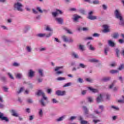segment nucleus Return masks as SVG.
Segmentation results:
<instances>
[{
  "label": "nucleus",
  "instance_id": "obj_1",
  "mask_svg": "<svg viewBox=\"0 0 124 124\" xmlns=\"http://www.w3.org/2000/svg\"><path fill=\"white\" fill-rule=\"evenodd\" d=\"M114 14L116 16V18H117V19H119V20L120 21L119 25L124 27V19L123 18V16H122V14H121V13H120L118 10H116L115 11Z\"/></svg>",
  "mask_w": 124,
  "mask_h": 124
},
{
  "label": "nucleus",
  "instance_id": "obj_2",
  "mask_svg": "<svg viewBox=\"0 0 124 124\" xmlns=\"http://www.w3.org/2000/svg\"><path fill=\"white\" fill-rule=\"evenodd\" d=\"M14 7L15 9H16L18 11H23L22 7H23V5L19 2H17L15 4Z\"/></svg>",
  "mask_w": 124,
  "mask_h": 124
},
{
  "label": "nucleus",
  "instance_id": "obj_3",
  "mask_svg": "<svg viewBox=\"0 0 124 124\" xmlns=\"http://www.w3.org/2000/svg\"><path fill=\"white\" fill-rule=\"evenodd\" d=\"M93 13V11H91L89 13V15H88V19H89V20H96V19H97V16H92Z\"/></svg>",
  "mask_w": 124,
  "mask_h": 124
},
{
  "label": "nucleus",
  "instance_id": "obj_4",
  "mask_svg": "<svg viewBox=\"0 0 124 124\" xmlns=\"http://www.w3.org/2000/svg\"><path fill=\"white\" fill-rule=\"evenodd\" d=\"M37 95H42L45 100H47V97L45 96V93L42 92V90H38V92L37 93Z\"/></svg>",
  "mask_w": 124,
  "mask_h": 124
},
{
  "label": "nucleus",
  "instance_id": "obj_5",
  "mask_svg": "<svg viewBox=\"0 0 124 124\" xmlns=\"http://www.w3.org/2000/svg\"><path fill=\"white\" fill-rule=\"evenodd\" d=\"M65 91H61V90H58L56 91V94L58 95V96H62V95H64L65 94Z\"/></svg>",
  "mask_w": 124,
  "mask_h": 124
},
{
  "label": "nucleus",
  "instance_id": "obj_6",
  "mask_svg": "<svg viewBox=\"0 0 124 124\" xmlns=\"http://www.w3.org/2000/svg\"><path fill=\"white\" fill-rule=\"evenodd\" d=\"M0 119L1 121H5V122H9V120L7 117L3 116V113L0 112Z\"/></svg>",
  "mask_w": 124,
  "mask_h": 124
},
{
  "label": "nucleus",
  "instance_id": "obj_7",
  "mask_svg": "<svg viewBox=\"0 0 124 124\" xmlns=\"http://www.w3.org/2000/svg\"><path fill=\"white\" fill-rule=\"evenodd\" d=\"M104 30L103 31V32H109L110 30L109 29V26L107 25H103Z\"/></svg>",
  "mask_w": 124,
  "mask_h": 124
},
{
  "label": "nucleus",
  "instance_id": "obj_8",
  "mask_svg": "<svg viewBox=\"0 0 124 124\" xmlns=\"http://www.w3.org/2000/svg\"><path fill=\"white\" fill-rule=\"evenodd\" d=\"M10 112L12 116H13L14 117H18L19 116V115H18V113H17V112H16V111H15V110L14 109L11 110Z\"/></svg>",
  "mask_w": 124,
  "mask_h": 124
},
{
  "label": "nucleus",
  "instance_id": "obj_9",
  "mask_svg": "<svg viewBox=\"0 0 124 124\" xmlns=\"http://www.w3.org/2000/svg\"><path fill=\"white\" fill-rule=\"evenodd\" d=\"M97 103H99V102H101V101H103V99H102V95H101V94L99 95L97 99Z\"/></svg>",
  "mask_w": 124,
  "mask_h": 124
},
{
  "label": "nucleus",
  "instance_id": "obj_10",
  "mask_svg": "<svg viewBox=\"0 0 124 124\" xmlns=\"http://www.w3.org/2000/svg\"><path fill=\"white\" fill-rule=\"evenodd\" d=\"M87 46L89 47L90 50H91L92 51H94V47L93 46V45H91V42H89L87 43Z\"/></svg>",
  "mask_w": 124,
  "mask_h": 124
},
{
  "label": "nucleus",
  "instance_id": "obj_11",
  "mask_svg": "<svg viewBox=\"0 0 124 124\" xmlns=\"http://www.w3.org/2000/svg\"><path fill=\"white\" fill-rule=\"evenodd\" d=\"M55 20L58 21L59 24H62L63 22V19L60 17L56 18Z\"/></svg>",
  "mask_w": 124,
  "mask_h": 124
},
{
  "label": "nucleus",
  "instance_id": "obj_12",
  "mask_svg": "<svg viewBox=\"0 0 124 124\" xmlns=\"http://www.w3.org/2000/svg\"><path fill=\"white\" fill-rule=\"evenodd\" d=\"M71 55L72 57H73L74 58H75V59H78V58H79V57L78 56V55H77V54H76L74 52H71Z\"/></svg>",
  "mask_w": 124,
  "mask_h": 124
},
{
  "label": "nucleus",
  "instance_id": "obj_13",
  "mask_svg": "<svg viewBox=\"0 0 124 124\" xmlns=\"http://www.w3.org/2000/svg\"><path fill=\"white\" fill-rule=\"evenodd\" d=\"M79 120L81 121V124H88V122L87 121L83 120V118H82V117H79Z\"/></svg>",
  "mask_w": 124,
  "mask_h": 124
},
{
  "label": "nucleus",
  "instance_id": "obj_14",
  "mask_svg": "<svg viewBox=\"0 0 124 124\" xmlns=\"http://www.w3.org/2000/svg\"><path fill=\"white\" fill-rule=\"evenodd\" d=\"M33 74H34V72H33L32 70H30L29 77H33Z\"/></svg>",
  "mask_w": 124,
  "mask_h": 124
},
{
  "label": "nucleus",
  "instance_id": "obj_15",
  "mask_svg": "<svg viewBox=\"0 0 124 124\" xmlns=\"http://www.w3.org/2000/svg\"><path fill=\"white\" fill-rule=\"evenodd\" d=\"M88 89L91 92H92V93H97L98 92L97 89L92 88L91 87H88Z\"/></svg>",
  "mask_w": 124,
  "mask_h": 124
},
{
  "label": "nucleus",
  "instance_id": "obj_16",
  "mask_svg": "<svg viewBox=\"0 0 124 124\" xmlns=\"http://www.w3.org/2000/svg\"><path fill=\"white\" fill-rule=\"evenodd\" d=\"M74 20L75 21H77V20H78V19H80V18H81L80 16H78L77 15H75L74 16Z\"/></svg>",
  "mask_w": 124,
  "mask_h": 124
},
{
  "label": "nucleus",
  "instance_id": "obj_17",
  "mask_svg": "<svg viewBox=\"0 0 124 124\" xmlns=\"http://www.w3.org/2000/svg\"><path fill=\"white\" fill-rule=\"evenodd\" d=\"M112 37L113 38L117 39L118 37H119V33H114L113 34V35H112Z\"/></svg>",
  "mask_w": 124,
  "mask_h": 124
},
{
  "label": "nucleus",
  "instance_id": "obj_18",
  "mask_svg": "<svg viewBox=\"0 0 124 124\" xmlns=\"http://www.w3.org/2000/svg\"><path fill=\"white\" fill-rule=\"evenodd\" d=\"M108 44L109 45H110V46H111V47H114V46H115V43L114 42H113L111 40H109L108 41Z\"/></svg>",
  "mask_w": 124,
  "mask_h": 124
},
{
  "label": "nucleus",
  "instance_id": "obj_19",
  "mask_svg": "<svg viewBox=\"0 0 124 124\" xmlns=\"http://www.w3.org/2000/svg\"><path fill=\"white\" fill-rule=\"evenodd\" d=\"M89 62H99V61L97 59H92L90 60Z\"/></svg>",
  "mask_w": 124,
  "mask_h": 124
},
{
  "label": "nucleus",
  "instance_id": "obj_20",
  "mask_svg": "<svg viewBox=\"0 0 124 124\" xmlns=\"http://www.w3.org/2000/svg\"><path fill=\"white\" fill-rule=\"evenodd\" d=\"M62 38L65 42H68V38H67V37H66V36H63L62 37Z\"/></svg>",
  "mask_w": 124,
  "mask_h": 124
},
{
  "label": "nucleus",
  "instance_id": "obj_21",
  "mask_svg": "<svg viewBox=\"0 0 124 124\" xmlns=\"http://www.w3.org/2000/svg\"><path fill=\"white\" fill-rule=\"evenodd\" d=\"M83 110H84L85 114H89V110L88 109V108H87V107H83Z\"/></svg>",
  "mask_w": 124,
  "mask_h": 124
},
{
  "label": "nucleus",
  "instance_id": "obj_22",
  "mask_svg": "<svg viewBox=\"0 0 124 124\" xmlns=\"http://www.w3.org/2000/svg\"><path fill=\"white\" fill-rule=\"evenodd\" d=\"M64 30L67 31V33H69V34H72V32L70 31L67 28H64Z\"/></svg>",
  "mask_w": 124,
  "mask_h": 124
},
{
  "label": "nucleus",
  "instance_id": "obj_23",
  "mask_svg": "<svg viewBox=\"0 0 124 124\" xmlns=\"http://www.w3.org/2000/svg\"><path fill=\"white\" fill-rule=\"evenodd\" d=\"M37 35L39 37H44V36H46V34H45V33H39V34H38Z\"/></svg>",
  "mask_w": 124,
  "mask_h": 124
},
{
  "label": "nucleus",
  "instance_id": "obj_24",
  "mask_svg": "<svg viewBox=\"0 0 124 124\" xmlns=\"http://www.w3.org/2000/svg\"><path fill=\"white\" fill-rule=\"evenodd\" d=\"M62 68H63V66L56 67L54 69V71H58V70H60V69H62Z\"/></svg>",
  "mask_w": 124,
  "mask_h": 124
},
{
  "label": "nucleus",
  "instance_id": "obj_25",
  "mask_svg": "<svg viewBox=\"0 0 124 124\" xmlns=\"http://www.w3.org/2000/svg\"><path fill=\"white\" fill-rule=\"evenodd\" d=\"M36 10H37V11H38V12H39L40 13H43V11L41 10V7H37Z\"/></svg>",
  "mask_w": 124,
  "mask_h": 124
},
{
  "label": "nucleus",
  "instance_id": "obj_26",
  "mask_svg": "<svg viewBox=\"0 0 124 124\" xmlns=\"http://www.w3.org/2000/svg\"><path fill=\"white\" fill-rule=\"evenodd\" d=\"M16 77L17 78V79H21L22 78V74L18 73L16 76Z\"/></svg>",
  "mask_w": 124,
  "mask_h": 124
},
{
  "label": "nucleus",
  "instance_id": "obj_27",
  "mask_svg": "<svg viewBox=\"0 0 124 124\" xmlns=\"http://www.w3.org/2000/svg\"><path fill=\"white\" fill-rule=\"evenodd\" d=\"M109 80H110V78H109V77L104 78L102 79V81H103L104 82H106L107 81H109Z\"/></svg>",
  "mask_w": 124,
  "mask_h": 124
},
{
  "label": "nucleus",
  "instance_id": "obj_28",
  "mask_svg": "<svg viewBox=\"0 0 124 124\" xmlns=\"http://www.w3.org/2000/svg\"><path fill=\"white\" fill-rule=\"evenodd\" d=\"M110 72L112 74H114L115 73H118V72H119V71L116 70H111L110 71Z\"/></svg>",
  "mask_w": 124,
  "mask_h": 124
},
{
  "label": "nucleus",
  "instance_id": "obj_29",
  "mask_svg": "<svg viewBox=\"0 0 124 124\" xmlns=\"http://www.w3.org/2000/svg\"><path fill=\"white\" fill-rule=\"evenodd\" d=\"M79 66L80 67H81V68H86V67H87V65L84 64L83 63H80L79 64Z\"/></svg>",
  "mask_w": 124,
  "mask_h": 124
},
{
  "label": "nucleus",
  "instance_id": "obj_30",
  "mask_svg": "<svg viewBox=\"0 0 124 124\" xmlns=\"http://www.w3.org/2000/svg\"><path fill=\"white\" fill-rule=\"evenodd\" d=\"M39 74L40 75V76H43V70L42 69H39L38 70Z\"/></svg>",
  "mask_w": 124,
  "mask_h": 124
},
{
  "label": "nucleus",
  "instance_id": "obj_31",
  "mask_svg": "<svg viewBox=\"0 0 124 124\" xmlns=\"http://www.w3.org/2000/svg\"><path fill=\"white\" fill-rule=\"evenodd\" d=\"M69 86H71V82L66 83L63 86V88H66V87H69Z\"/></svg>",
  "mask_w": 124,
  "mask_h": 124
},
{
  "label": "nucleus",
  "instance_id": "obj_32",
  "mask_svg": "<svg viewBox=\"0 0 124 124\" xmlns=\"http://www.w3.org/2000/svg\"><path fill=\"white\" fill-rule=\"evenodd\" d=\"M56 11V12L57 13V14H58V15L59 14H60V15L62 14V11H61L60 10L57 9Z\"/></svg>",
  "mask_w": 124,
  "mask_h": 124
},
{
  "label": "nucleus",
  "instance_id": "obj_33",
  "mask_svg": "<svg viewBox=\"0 0 124 124\" xmlns=\"http://www.w3.org/2000/svg\"><path fill=\"white\" fill-rule=\"evenodd\" d=\"M57 79L58 81H63V80H65V78L59 77Z\"/></svg>",
  "mask_w": 124,
  "mask_h": 124
},
{
  "label": "nucleus",
  "instance_id": "obj_34",
  "mask_svg": "<svg viewBox=\"0 0 124 124\" xmlns=\"http://www.w3.org/2000/svg\"><path fill=\"white\" fill-rule=\"evenodd\" d=\"M52 16H53V17H57V16L58 15V14L57 12H52Z\"/></svg>",
  "mask_w": 124,
  "mask_h": 124
},
{
  "label": "nucleus",
  "instance_id": "obj_35",
  "mask_svg": "<svg viewBox=\"0 0 124 124\" xmlns=\"http://www.w3.org/2000/svg\"><path fill=\"white\" fill-rule=\"evenodd\" d=\"M79 48L81 51H84V46H82L81 45H79Z\"/></svg>",
  "mask_w": 124,
  "mask_h": 124
},
{
  "label": "nucleus",
  "instance_id": "obj_36",
  "mask_svg": "<svg viewBox=\"0 0 124 124\" xmlns=\"http://www.w3.org/2000/svg\"><path fill=\"white\" fill-rule=\"evenodd\" d=\"M64 118V116H62L58 118V119H57V122H61V121H62V120H63Z\"/></svg>",
  "mask_w": 124,
  "mask_h": 124
},
{
  "label": "nucleus",
  "instance_id": "obj_37",
  "mask_svg": "<svg viewBox=\"0 0 124 124\" xmlns=\"http://www.w3.org/2000/svg\"><path fill=\"white\" fill-rule=\"evenodd\" d=\"M7 74L10 78H11L12 79H14L13 76H12V75L10 73H8Z\"/></svg>",
  "mask_w": 124,
  "mask_h": 124
},
{
  "label": "nucleus",
  "instance_id": "obj_38",
  "mask_svg": "<svg viewBox=\"0 0 124 124\" xmlns=\"http://www.w3.org/2000/svg\"><path fill=\"white\" fill-rule=\"evenodd\" d=\"M39 115L40 117L42 116V115H43V112L42 111V109H40V111L39 112Z\"/></svg>",
  "mask_w": 124,
  "mask_h": 124
},
{
  "label": "nucleus",
  "instance_id": "obj_39",
  "mask_svg": "<svg viewBox=\"0 0 124 124\" xmlns=\"http://www.w3.org/2000/svg\"><path fill=\"white\" fill-rule=\"evenodd\" d=\"M79 11L81 14H85V10H84V9H80Z\"/></svg>",
  "mask_w": 124,
  "mask_h": 124
},
{
  "label": "nucleus",
  "instance_id": "obj_40",
  "mask_svg": "<svg viewBox=\"0 0 124 124\" xmlns=\"http://www.w3.org/2000/svg\"><path fill=\"white\" fill-rule=\"evenodd\" d=\"M46 30V31H52V29H51L50 28V27H49V26H47Z\"/></svg>",
  "mask_w": 124,
  "mask_h": 124
},
{
  "label": "nucleus",
  "instance_id": "obj_41",
  "mask_svg": "<svg viewBox=\"0 0 124 124\" xmlns=\"http://www.w3.org/2000/svg\"><path fill=\"white\" fill-rule=\"evenodd\" d=\"M116 52L117 56L119 58L120 57V55H119V53H120V50L118 49H116Z\"/></svg>",
  "mask_w": 124,
  "mask_h": 124
},
{
  "label": "nucleus",
  "instance_id": "obj_42",
  "mask_svg": "<svg viewBox=\"0 0 124 124\" xmlns=\"http://www.w3.org/2000/svg\"><path fill=\"white\" fill-rule=\"evenodd\" d=\"M23 91H24V88L23 87L20 88L19 91L17 92V93H22Z\"/></svg>",
  "mask_w": 124,
  "mask_h": 124
},
{
  "label": "nucleus",
  "instance_id": "obj_43",
  "mask_svg": "<svg viewBox=\"0 0 124 124\" xmlns=\"http://www.w3.org/2000/svg\"><path fill=\"white\" fill-rule=\"evenodd\" d=\"M40 102L41 105H42V106H45V104L44 103V101H43V99L40 100Z\"/></svg>",
  "mask_w": 124,
  "mask_h": 124
},
{
  "label": "nucleus",
  "instance_id": "obj_44",
  "mask_svg": "<svg viewBox=\"0 0 124 124\" xmlns=\"http://www.w3.org/2000/svg\"><path fill=\"white\" fill-rule=\"evenodd\" d=\"M27 50L28 52H31V48L30 46H27Z\"/></svg>",
  "mask_w": 124,
  "mask_h": 124
},
{
  "label": "nucleus",
  "instance_id": "obj_45",
  "mask_svg": "<svg viewBox=\"0 0 124 124\" xmlns=\"http://www.w3.org/2000/svg\"><path fill=\"white\" fill-rule=\"evenodd\" d=\"M52 101L53 103H58L59 101H57L56 99H52Z\"/></svg>",
  "mask_w": 124,
  "mask_h": 124
},
{
  "label": "nucleus",
  "instance_id": "obj_46",
  "mask_svg": "<svg viewBox=\"0 0 124 124\" xmlns=\"http://www.w3.org/2000/svg\"><path fill=\"white\" fill-rule=\"evenodd\" d=\"M124 68V64H121L120 66L119 67V70H122Z\"/></svg>",
  "mask_w": 124,
  "mask_h": 124
},
{
  "label": "nucleus",
  "instance_id": "obj_47",
  "mask_svg": "<svg viewBox=\"0 0 124 124\" xmlns=\"http://www.w3.org/2000/svg\"><path fill=\"white\" fill-rule=\"evenodd\" d=\"M104 108V107H103V106H99V109H100L101 110V112H102V111H103Z\"/></svg>",
  "mask_w": 124,
  "mask_h": 124
},
{
  "label": "nucleus",
  "instance_id": "obj_48",
  "mask_svg": "<svg viewBox=\"0 0 124 124\" xmlns=\"http://www.w3.org/2000/svg\"><path fill=\"white\" fill-rule=\"evenodd\" d=\"M93 36L94 37H97L99 36V34H98V33H95L93 34Z\"/></svg>",
  "mask_w": 124,
  "mask_h": 124
},
{
  "label": "nucleus",
  "instance_id": "obj_49",
  "mask_svg": "<svg viewBox=\"0 0 124 124\" xmlns=\"http://www.w3.org/2000/svg\"><path fill=\"white\" fill-rule=\"evenodd\" d=\"M109 48H108V47L105 48V51L104 53L105 54V55H107V51H108Z\"/></svg>",
  "mask_w": 124,
  "mask_h": 124
},
{
  "label": "nucleus",
  "instance_id": "obj_50",
  "mask_svg": "<svg viewBox=\"0 0 124 124\" xmlns=\"http://www.w3.org/2000/svg\"><path fill=\"white\" fill-rule=\"evenodd\" d=\"M78 81L79 83H83L84 82V80H83V79L81 78H78Z\"/></svg>",
  "mask_w": 124,
  "mask_h": 124
},
{
  "label": "nucleus",
  "instance_id": "obj_51",
  "mask_svg": "<svg viewBox=\"0 0 124 124\" xmlns=\"http://www.w3.org/2000/svg\"><path fill=\"white\" fill-rule=\"evenodd\" d=\"M1 81H3V82H4L6 80V78H5V77H1Z\"/></svg>",
  "mask_w": 124,
  "mask_h": 124
},
{
  "label": "nucleus",
  "instance_id": "obj_52",
  "mask_svg": "<svg viewBox=\"0 0 124 124\" xmlns=\"http://www.w3.org/2000/svg\"><path fill=\"white\" fill-rule=\"evenodd\" d=\"M93 4H98V3H99V2L98 1V0H94L93 1Z\"/></svg>",
  "mask_w": 124,
  "mask_h": 124
},
{
  "label": "nucleus",
  "instance_id": "obj_53",
  "mask_svg": "<svg viewBox=\"0 0 124 124\" xmlns=\"http://www.w3.org/2000/svg\"><path fill=\"white\" fill-rule=\"evenodd\" d=\"M62 73H63L62 71H57L56 72V74H57L58 75H60V74H62Z\"/></svg>",
  "mask_w": 124,
  "mask_h": 124
},
{
  "label": "nucleus",
  "instance_id": "obj_54",
  "mask_svg": "<svg viewBox=\"0 0 124 124\" xmlns=\"http://www.w3.org/2000/svg\"><path fill=\"white\" fill-rule=\"evenodd\" d=\"M76 119V116H71L70 118L71 121H73V120H75Z\"/></svg>",
  "mask_w": 124,
  "mask_h": 124
},
{
  "label": "nucleus",
  "instance_id": "obj_55",
  "mask_svg": "<svg viewBox=\"0 0 124 124\" xmlns=\"http://www.w3.org/2000/svg\"><path fill=\"white\" fill-rule=\"evenodd\" d=\"M27 102H28V103H32V100L31 99H27Z\"/></svg>",
  "mask_w": 124,
  "mask_h": 124
},
{
  "label": "nucleus",
  "instance_id": "obj_56",
  "mask_svg": "<svg viewBox=\"0 0 124 124\" xmlns=\"http://www.w3.org/2000/svg\"><path fill=\"white\" fill-rule=\"evenodd\" d=\"M119 42L121 44H123V43H124V40L120 39L119 40Z\"/></svg>",
  "mask_w": 124,
  "mask_h": 124
},
{
  "label": "nucleus",
  "instance_id": "obj_57",
  "mask_svg": "<svg viewBox=\"0 0 124 124\" xmlns=\"http://www.w3.org/2000/svg\"><path fill=\"white\" fill-rule=\"evenodd\" d=\"M14 66H19V63L17 62H15L13 63Z\"/></svg>",
  "mask_w": 124,
  "mask_h": 124
},
{
  "label": "nucleus",
  "instance_id": "obj_58",
  "mask_svg": "<svg viewBox=\"0 0 124 124\" xmlns=\"http://www.w3.org/2000/svg\"><path fill=\"white\" fill-rule=\"evenodd\" d=\"M3 89L4 92H7V91L8 90V88H6V87H3Z\"/></svg>",
  "mask_w": 124,
  "mask_h": 124
},
{
  "label": "nucleus",
  "instance_id": "obj_59",
  "mask_svg": "<svg viewBox=\"0 0 124 124\" xmlns=\"http://www.w3.org/2000/svg\"><path fill=\"white\" fill-rule=\"evenodd\" d=\"M103 8L104 10H106V9H107V6L106 5L103 4Z\"/></svg>",
  "mask_w": 124,
  "mask_h": 124
},
{
  "label": "nucleus",
  "instance_id": "obj_60",
  "mask_svg": "<svg viewBox=\"0 0 124 124\" xmlns=\"http://www.w3.org/2000/svg\"><path fill=\"white\" fill-rule=\"evenodd\" d=\"M47 93H51V92H52V89H48L47 90Z\"/></svg>",
  "mask_w": 124,
  "mask_h": 124
},
{
  "label": "nucleus",
  "instance_id": "obj_61",
  "mask_svg": "<svg viewBox=\"0 0 124 124\" xmlns=\"http://www.w3.org/2000/svg\"><path fill=\"white\" fill-rule=\"evenodd\" d=\"M88 101H89V102H93V99L91 97H89L88 98Z\"/></svg>",
  "mask_w": 124,
  "mask_h": 124
},
{
  "label": "nucleus",
  "instance_id": "obj_62",
  "mask_svg": "<svg viewBox=\"0 0 124 124\" xmlns=\"http://www.w3.org/2000/svg\"><path fill=\"white\" fill-rule=\"evenodd\" d=\"M87 93V91L86 90H83V91H82V94L84 95V94H86V93Z\"/></svg>",
  "mask_w": 124,
  "mask_h": 124
},
{
  "label": "nucleus",
  "instance_id": "obj_63",
  "mask_svg": "<svg viewBox=\"0 0 124 124\" xmlns=\"http://www.w3.org/2000/svg\"><path fill=\"white\" fill-rule=\"evenodd\" d=\"M32 11H33V13H34V14H37V11H36V10H35V9H32Z\"/></svg>",
  "mask_w": 124,
  "mask_h": 124
},
{
  "label": "nucleus",
  "instance_id": "obj_64",
  "mask_svg": "<svg viewBox=\"0 0 124 124\" xmlns=\"http://www.w3.org/2000/svg\"><path fill=\"white\" fill-rule=\"evenodd\" d=\"M88 29L87 28H86V27H84L83 29H82V31H88Z\"/></svg>",
  "mask_w": 124,
  "mask_h": 124
}]
</instances>
